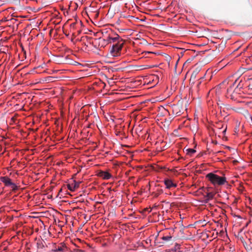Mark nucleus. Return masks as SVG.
<instances>
[{
  "label": "nucleus",
  "instance_id": "1",
  "mask_svg": "<svg viewBox=\"0 0 252 252\" xmlns=\"http://www.w3.org/2000/svg\"><path fill=\"white\" fill-rule=\"evenodd\" d=\"M206 178L214 186H221L227 183L226 177L220 176L213 173H210L206 175Z\"/></svg>",
  "mask_w": 252,
  "mask_h": 252
},
{
  "label": "nucleus",
  "instance_id": "2",
  "mask_svg": "<svg viewBox=\"0 0 252 252\" xmlns=\"http://www.w3.org/2000/svg\"><path fill=\"white\" fill-rule=\"evenodd\" d=\"M123 45V42L121 41L120 43H116L114 44L111 50V53L113 56L118 57L120 55V52Z\"/></svg>",
  "mask_w": 252,
  "mask_h": 252
},
{
  "label": "nucleus",
  "instance_id": "3",
  "mask_svg": "<svg viewBox=\"0 0 252 252\" xmlns=\"http://www.w3.org/2000/svg\"><path fill=\"white\" fill-rule=\"evenodd\" d=\"M105 40H106L108 43H120L121 41H122L120 39V36L118 34L114 33L109 34L108 36L106 37Z\"/></svg>",
  "mask_w": 252,
  "mask_h": 252
},
{
  "label": "nucleus",
  "instance_id": "4",
  "mask_svg": "<svg viewBox=\"0 0 252 252\" xmlns=\"http://www.w3.org/2000/svg\"><path fill=\"white\" fill-rule=\"evenodd\" d=\"M98 176L104 180H109L112 177V176L110 173L105 171H100L98 173Z\"/></svg>",
  "mask_w": 252,
  "mask_h": 252
},
{
  "label": "nucleus",
  "instance_id": "5",
  "mask_svg": "<svg viewBox=\"0 0 252 252\" xmlns=\"http://www.w3.org/2000/svg\"><path fill=\"white\" fill-rule=\"evenodd\" d=\"M164 185L166 188L168 189H170L171 188H176L177 187L176 184L173 183L171 179H165L164 180Z\"/></svg>",
  "mask_w": 252,
  "mask_h": 252
},
{
  "label": "nucleus",
  "instance_id": "6",
  "mask_svg": "<svg viewBox=\"0 0 252 252\" xmlns=\"http://www.w3.org/2000/svg\"><path fill=\"white\" fill-rule=\"evenodd\" d=\"M0 181L2 182L5 186L9 187L11 183V180L7 176H1L0 177Z\"/></svg>",
  "mask_w": 252,
  "mask_h": 252
},
{
  "label": "nucleus",
  "instance_id": "7",
  "mask_svg": "<svg viewBox=\"0 0 252 252\" xmlns=\"http://www.w3.org/2000/svg\"><path fill=\"white\" fill-rule=\"evenodd\" d=\"M80 183L75 181L73 183L68 185V189L71 191H74L76 189L79 188Z\"/></svg>",
  "mask_w": 252,
  "mask_h": 252
},
{
  "label": "nucleus",
  "instance_id": "8",
  "mask_svg": "<svg viewBox=\"0 0 252 252\" xmlns=\"http://www.w3.org/2000/svg\"><path fill=\"white\" fill-rule=\"evenodd\" d=\"M185 151L187 155H189V156H192L193 154H194L195 152H196V151L193 149H191V148H188V149H186L185 148Z\"/></svg>",
  "mask_w": 252,
  "mask_h": 252
},
{
  "label": "nucleus",
  "instance_id": "9",
  "mask_svg": "<svg viewBox=\"0 0 252 252\" xmlns=\"http://www.w3.org/2000/svg\"><path fill=\"white\" fill-rule=\"evenodd\" d=\"M220 108V112L222 114V112H224V109L225 108L226 105L222 103H218ZM222 115V114H221Z\"/></svg>",
  "mask_w": 252,
  "mask_h": 252
},
{
  "label": "nucleus",
  "instance_id": "10",
  "mask_svg": "<svg viewBox=\"0 0 252 252\" xmlns=\"http://www.w3.org/2000/svg\"><path fill=\"white\" fill-rule=\"evenodd\" d=\"M9 187H10L13 191H16L18 189V186L14 183L11 182Z\"/></svg>",
  "mask_w": 252,
  "mask_h": 252
},
{
  "label": "nucleus",
  "instance_id": "11",
  "mask_svg": "<svg viewBox=\"0 0 252 252\" xmlns=\"http://www.w3.org/2000/svg\"><path fill=\"white\" fill-rule=\"evenodd\" d=\"M172 238L171 236H163L162 237V239L165 241H170Z\"/></svg>",
  "mask_w": 252,
  "mask_h": 252
},
{
  "label": "nucleus",
  "instance_id": "12",
  "mask_svg": "<svg viewBox=\"0 0 252 252\" xmlns=\"http://www.w3.org/2000/svg\"><path fill=\"white\" fill-rule=\"evenodd\" d=\"M55 252H63V249L62 247H58L55 250Z\"/></svg>",
  "mask_w": 252,
  "mask_h": 252
},
{
  "label": "nucleus",
  "instance_id": "13",
  "mask_svg": "<svg viewBox=\"0 0 252 252\" xmlns=\"http://www.w3.org/2000/svg\"><path fill=\"white\" fill-rule=\"evenodd\" d=\"M180 245L178 244H176L175 246V250H177V249H180Z\"/></svg>",
  "mask_w": 252,
  "mask_h": 252
},
{
  "label": "nucleus",
  "instance_id": "14",
  "mask_svg": "<svg viewBox=\"0 0 252 252\" xmlns=\"http://www.w3.org/2000/svg\"><path fill=\"white\" fill-rule=\"evenodd\" d=\"M236 80L235 82H233L230 84V86L231 87L232 85H234L236 83Z\"/></svg>",
  "mask_w": 252,
  "mask_h": 252
},
{
  "label": "nucleus",
  "instance_id": "15",
  "mask_svg": "<svg viewBox=\"0 0 252 252\" xmlns=\"http://www.w3.org/2000/svg\"><path fill=\"white\" fill-rule=\"evenodd\" d=\"M226 128H225L224 129V130H223V132H225L226 131Z\"/></svg>",
  "mask_w": 252,
  "mask_h": 252
}]
</instances>
